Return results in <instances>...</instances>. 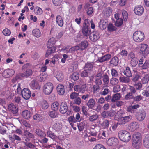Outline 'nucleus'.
<instances>
[{
	"label": "nucleus",
	"instance_id": "f257e3e1",
	"mask_svg": "<svg viewBox=\"0 0 149 149\" xmlns=\"http://www.w3.org/2000/svg\"><path fill=\"white\" fill-rule=\"evenodd\" d=\"M141 137L140 133L136 132L133 135L132 143L133 147L136 149L139 148L141 146Z\"/></svg>",
	"mask_w": 149,
	"mask_h": 149
},
{
	"label": "nucleus",
	"instance_id": "f03ea898",
	"mask_svg": "<svg viewBox=\"0 0 149 149\" xmlns=\"http://www.w3.org/2000/svg\"><path fill=\"white\" fill-rule=\"evenodd\" d=\"M118 136L121 141L125 142L129 141L131 138L130 133L125 130L120 131L118 133Z\"/></svg>",
	"mask_w": 149,
	"mask_h": 149
},
{
	"label": "nucleus",
	"instance_id": "7ed1b4c3",
	"mask_svg": "<svg viewBox=\"0 0 149 149\" xmlns=\"http://www.w3.org/2000/svg\"><path fill=\"white\" fill-rule=\"evenodd\" d=\"M144 34L143 32L141 31H136L133 34V39L136 42H141L144 40Z\"/></svg>",
	"mask_w": 149,
	"mask_h": 149
},
{
	"label": "nucleus",
	"instance_id": "20e7f679",
	"mask_svg": "<svg viewBox=\"0 0 149 149\" xmlns=\"http://www.w3.org/2000/svg\"><path fill=\"white\" fill-rule=\"evenodd\" d=\"M53 88V85L51 82H48L44 85L43 91L46 95H49L52 92Z\"/></svg>",
	"mask_w": 149,
	"mask_h": 149
},
{
	"label": "nucleus",
	"instance_id": "39448f33",
	"mask_svg": "<svg viewBox=\"0 0 149 149\" xmlns=\"http://www.w3.org/2000/svg\"><path fill=\"white\" fill-rule=\"evenodd\" d=\"M29 64H25L23 66V72L22 73L21 76L22 77H27L31 75L32 71L31 69L28 68Z\"/></svg>",
	"mask_w": 149,
	"mask_h": 149
},
{
	"label": "nucleus",
	"instance_id": "423d86ee",
	"mask_svg": "<svg viewBox=\"0 0 149 149\" xmlns=\"http://www.w3.org/2000/svg\"><path fill=\"white\" fill-rule=\"evenodd\" d=\"M130 92L128 93L125 95V98L126 100L131 99L132 97L133 96L134 94H135L136 92V90L135 87L131 86H129V88Z\"/></svg>",
	"mask_w": 149,
	"mask_h": 149
},
{
	"label": "nucleus",
	"instance_id": "0eeeda50",
	"mask_svg": "<svg viewBox=\"0 0 149 149\" xmlns=\"http://www.w3.org/2000/svg\"><path fill=\"white\" fill-rule=\"evenodd\" d=\"M139 47L140 51L142 54L146 55L149 53V47L147 44L141 43Z\"/></svg>",
	"mask_w": 149,
	"mask_h": 149
},
{
	"label": "nucleus",
	"instance_id": "6e6552de",
	"mask_svg": "<svg viewBox=\"0 0 149 149\" xmlns=\"http://www.w3.org/2000/svg\"><path fill=\"white\" fill-rule=\"evenodd\" d=\"M136 119L139 121H142L143 120L146 116V113L143 110L137 112L135 115Z\"/></svg>",
	"mask_w": 149,
	"mask_h": 149
},
{
	"label": "nucleus",
	"instance_id": "1a4fd4ad",
	"mask_svg": "<svg viewBox=\"0 0 149 149\" xmlns=\"http://www.w3.org/2000/svg\"><path fill=\"white\" fill-rule=\"evenodd\" d=\"M21 94L22 97L25 99H29L31 95V93L30 90L26 88L23 89L21 91Z\"/></svg>",
	"mask_w": 149,
	"mask_h": 149
},
{
	"label": "nucleus",
	"instance_id": "9d476101",
	"mask_svg": "<svg viewBox=\"0 0 149 149\" xmlns=\"http://www.w3.org/2000/svg\"><path fill=\"white\" fill-rule=\"evenodd\" d=\"M132 118V116L129 115L128 116H124L118 120V122L119 125H124L130 121Z\"/></svg>",
	"mask_w": 149,
	"mask_h": 149
},
{
	"label": "nucleus",
	"instance_id": "9b49d317",
	"mask_svg": "<svg viewBox=\"0 0 149 149\" xmlns=\"http://www.w3.org/2000/svg\"><path fill=\"white\" fill-rule=\"evenodd\" d=\"M135 14L137 15H142L144 11V9L143 6L141 5H138L135 6L134 9Z\"/></svg>",
	"mask_w": 149,
	"mask_h": 149
},
{
	"label": "nucleus",
	"instance_id": "f8f14e48",
	"mask_svg": "<svg viewBox=\"0 0 149 149\" xmlns=\"http://www.w3.org/2000/svg\"><path fill=\"white\" fill-rule=\"evenodd\" d=\"M68 105L65 102H62L60 105V112L62 114L65 113L68 111Z\"/></svg>",
	"mask_w": 149,
	"mask_h": 149
},
{
	"label": "nucleus",
	"instance_id": "ddd939ff",
	"mask_svg": "<svg viewBox=\"0 0 149 149\" xmlns=\"http://www.w3.org/2000/svg\"><path fill=\"white\" fill-rule=\"evenodd\" d=\"M141 82L143 84L147 83L149 80V75L145 73H141L140 74Z\"/></svg>",
	"mask_w": 149,
	"mask_h": 149
},
{
	"label": "nucleus",
	"instance_id": "4468645a",
	"mask_svg": "<svg viewBox=\"0 0 149 149\" xmlns=\"http://www.w3.org/2000/svg\"><path fill=\"white\" fill-rule=\"evenodd\" d=\"M15 71L13 69H8L5 70L2 73L3 77L8 78L13 76L14 74Z\"/></svg>",
	"mask_w": 149,
	"mask_h": 149
},
{
	"label": "nucleus",
	"instance_id": "2eb2a0df",
	"mask_svg": "<svg viewBox=\"0 0 149 149\" xmlns=\"http://www.w3.org/2000/svg\"><path fill=\"white\" fill-rule=\"evenodd\" d=\"M139 124L136 122H133L128 125V129L131 131H133L139 128Z\"/></svg>",
	"mask_w": 149,
	"mask_h": 149
},
{
	"label": "nucleus",
	"instance_id": "dca6fc26",
	"mask_svg": "<svg viewBox=\"0 0 149 149\" xmlns=\"http://www.w3.org/2000/svg\"><path fill=\"white\" fill-rule=\"evenodd\" d=\"M55 121L52 126L53 129L56 131L60 130L62 127V123L58 120H55Z\"/></svg>",
	"mask_w": 149,
	"mask_h": 149
},
{
	"label": "nucleus",
	"instance_id": "f3484780",
	"mask_svg": "<svg viewBox=\"0 0 149 149\" xmlns=\"http://www.w3.org/2000/svg\"><path fill=\"white\" fill-rule=\"evenodd\" d=\"M9 111L14 114H16L18 112L17 107L12 103L9 104L8 106Z\"/></svg>",
	"mask_w": 149,
	"mask_h": 149
},
{
	"label": "nucleus",
	"instance_id": "a211bd4d",
	"mask_svg": "<svg viewBox=\"0 0 149 149\" xmlns=\"http://www.w3.org/2000/svg\"><path fill=\"white\" fill-rule=\"evenodd\" d=\"M100 35L99 32L97 31L91 33L89 37L90 40L92 41H96L100 38Z\"/></svg>",
	"mask_w": 149,
	"mask_h": 149
},
{
	"label": "nucleus",
	"instance_id": "6ab92c4d",
	"mask_svg": "<svg viewBox=\"0 0 149 149\" xmlns=\"http://www.w3.org/2000/svg\"><path fill=\"white\" fill-rule=\"evenodd\" d=\"M103 73L100 72L97 73L95 76V83L97 84L101 85L102 84V81L101 80L102 78Z\"/></svg>",
	"mask_w": 149,
	"mask_h": 149
},
{
	"label": "nucleus",
	"instance_id": "aec40b11",
	"mask_svg": "<svg viewBox=\"0 0 149 149\" xmlns=\"http://www.w3.org/2000/svg\"><path fill=\"white\" fill-rule=\"evenodd\" d=\"M82 32L83 36L86 37L88 36L91 33L90 28L86 26H83Z\"/></svg>",
	"mask_w": 149,
	"mask_h": 149
},
{
	"label": "nucleus",
	"instance_id": "412c9836",
	"mask_svg": "<svg viewBox=\"0 0 149 149\" xmlns=\"http://www.w3.org/2000/svg\"><path fill=\"white\" fill-rule=\"evenodd\" d=\"M30 86L31 88L34 90L39 89L40 88L38 82L35 80H33L31 81L30 84Z\"/></svg>",
	"mask_w": 149,
	"mask_h": 149
},
{
	"label": "nucleus",
	"instance_id": "4be33fe9",
	"mask_svg": "<svg viewBox=\"0 0 149 149\" xmlns=\"http://www.w3.org/2000/svg\"><path fill=\"white\" fill-rule=\"evenodd\" d=\"M111 56L109 54H107L101 57H99L96 62L102 63L109 60L111 58Z\"/></svg>",
	"mask_w": 149,
	"mask_h": 149
},
{
	"label": "nucleus",
	"instance_id": "5701e85b",
	"mask_svg": "<svg viewBox=\"0 0 149 149\" xmlns=\"http://www.w3.org/2000/svg\"><path fill=\"white\" fill-rule=\"evenodd\" d=\"M117 139L114 137L109 138L107 142V144L109 146H114L117 143Z\"/></svg>",
	"mask_w": 149,
	"mask_h": 149
},
{
	"label": "nucleus",
	"instance_id": "b1692460",
	"mask_svg": "<svg viewBox=\"0 0 149 149\" xmlns=\"http://www.w3.org/2000/svg\"><path fill=\"white\" fill-rule=\"evenodd\" d=\"M95 63L93 62H87L85 63L84 69L89 71H92L94 65Z\"/></svg>",
	"mask_w": 149,
	"mask_h": 149
},
{
	"label": "nucleus",
	"instance_id": "393cba45",
	"mask_svg": "<svg viewBox=\"0 0 149 149\" xmlns=\"http://www.w3.org/2000/svg\"><path fill=\"white\" fill-rule=\"evenodd\" d=\"M57 90L58 94L60 95H63L65 92L64 85L62 84L58 85L57 87Z\"/></svg>",
	"mask_w": 149,
	"mask_h": 149
},
{
	"label": "nucleus",
	"instance_id": "a878e982",
	"mask_svg": "<svg viewBox=\"0 0 149 149\" xmlns=\"http://www.w3.org/2000/svg\"><path fill=\"white\" fill-rule=\"evenodd\" d=\"M24 136L26 137L25 140L26 141L30 140V139H33L34 138V135L27 130H24Z\"/></svg>",
	"mask_w": 149,
	"mask_h": 149
},
{
	"label": "nucleus",
	"instance_id": "bb28decb",
	"mask_svg": "<svg viewBox=\"0 0 149 149\" xmlns=\"http://www.w3.org/2000/svg\"><path fill=\"white\" fill-rule=\"evenodd\" d=\"M22 115L24 118L29 119L31 117L32 114L30 111L26 110L22 112Z\"/></svg>",
	"mask_w": 149,
	"mask_h": 149
},
{
	"label": "nucleus",
	"instance_id": "cd10ccee",
	"mask_svg": "<svg viewBox=\"0 0 149 149\" xmlns=\"http://www.w3.org/2000/svg\"><path fill=\"white\" fill-rule=\"evenodd\" d=\"M56 19L57 24L60 27H62L63 25L64 22L61 17L59 15H58L56 17Z\"/></svg>",
	"mask_w": 149,
	"mask_h": 149
},
{
	"label": "nucleus",
	"instance_id": "c85d7f7f",
	"mask_svg": "<svg viewBox=\"0 0 149 149\" xmlns=\"http://www.w3.org/2000/svg\"><path fill=\"white\" fill-rule=\"evenodd\" d=\"M143 145L145 148L149 149V134L145 136L143 140Z\"/></svg>",
	"mask_w": 149,
	"mask_h": 149
},
{
	"label": "nucleus",
	"instance_id": "c756f323",
	"mask_svg": "<svg viewBox=\"0 0 149 149\" xmlns=\"http://www.w3.org/2000/svg\"><path fill=\"white\" fill-rule=\"evenodd\" d=\"M56 40L53 37L50 38L47 42V46L48 48H52L54 47V46L55 44Z\"/></svg>",
	"mask_w": 149,
	"mask_h": 149
},
{
	"label": "nucleus",
	"instance_id": "7c9ffc66",
	"mask_svg": "<svg viewBox=\"0 0 149 149\" xmlns=\"http://www.w3.org/2000/svg\"><path fill=\"white\" fill-rule=\"evenodd\" d=\"M123 73L125 75L128 77H130L132 76V74L130 68L128 67H126L125 69L123 72Z\"/></svg>",
	"mask_w": 149,
	"mask_h": 149
},
{
	"label": "nucleus",
	"instance_id": "2f4dec72",
	"mask_svg": "<svg viewBox=\"0 0 149 149\" xmlns=\"http://www.w3.org/2000/svg\"><path fill=\"white\" fill-rule=\"evenodd\" d=\"M88 43L86 40H84L81 42L79 45L80 49L81 50H83L86 49L88 47Z\"/></svg>",
	"mask_w": 149,
	"mask_h": 149
},
{
	"label": "nucleus",
	"instance_id": "473e14b6",
	"mask_svg": "<svg viewBox=\"0 0 149 149\" xmlns=\"http://www.w3.org/2000/svg\"><path fill=\"white\" fill-rule=\"evenodd\" d=\"M113 113L110 111H104L101 113V116L104 118H109L114 115Z\"/></svg>",
	"mask_w": 149,
	"mask_h": 149
},
{
	"label": "nucleus",
	"instance_id": "72a5a7b5",
	"mask_svg": "<svg viewBox=\"0 0 149 149\" xmlns=\"http://www.w3.org/2000/svg\"><path fill=\"white\" fill-rule=\"evenodd\" d=\"M34 120L37 121L38 122H40L43 120V117L40 113H37L34 115L33 117Z\"/></svg>",
	"mask_w": 149,
	"mask_h": 149
},
{
	"label": "nucleus",
	"instance_id": "f704fd0d",
	"mask_svg": "<svg viewBox=\"0 0 149 149\" xmlns=\"http://www.w3.org/2000/svg\"><path fill=\"white\" fill-rule=\"evenodd\" d=\"M95 100L93 98H91L87 102L86 105L89 108L92 109L95 106Z\"/></svg>",
	"mask_w": 149,
	"mask_h": 149
},
{
	"label": "nucleus",
	"instance_id": "c9c22d12",
	"mask_svg": "<svg viewBox=\"0 0 149 149\" xmlns=\"http://www.w3.org/2000/svg\"><path fill=\"white\" fill-rule=\"evenodd\" d=\"M129 78L124 76L120 77H119L120 82L121 83H128L130 81V79Z\"/></svg>",
	"mask_w": 149,
	"mask_h": 149
},
{
	"label": "nucleus",
	"instance_id": "e433bc0d",
	"mask_svg": "<svg viewBox=\"0 0 149 149\" xmlns=\"http://www.w3.org/2000/svg\"><path fill=\"white\" fill-rule=\"evenodd\" d=\"M79 74L77 72L73 73L70 76V78L71 79L74 81H76L78 80L79 78Z\"/></svg>",
	"mask_w": 149,
	"mask_h": 149
},
{
	"label": "nucleus",
	"instance_id": "4c0bfd02",
	"mask_svg": "<svg viewBox=\"0 0 149 149\" xmlns=\"http://www.w3.org/2000/svg\"><path fill=\"white\" fill-rule=\"evenodd\" d=\"M121 97V95L120 93H116L114 94L112 96L111 101L112 102H115L116 101L119 100Z\"/></svg>",
	"mask_w": 149,
	"mask_h": 149
},
{
	"label": "nucleus",
	"instance_id": "58836bf2",
	"mask_svg": "<svg viewBox=\"0 0 149 149\" xmlns=\"http://www.w3.org/2000/svg\"><path fill=\"white\" fill-rule=\"evenodd\" d=\"M109 124L110 122L108 120L105 119L100 124V125L103 129H107L109 127Z\"/></svg>",
	"mask_w": 149,
	"mask_h": 149
},
{
	"label": "nucleus",
	"instance_id": "ea45409f",
	"mask_svg": "<svg viewBox=\"0 0 149 149\" xmlns=\"http://www.w3.org/2000/svg\"><path fill=\"white\" fill-rule=\"evenodd\" d=\"M47 136L53 140H55L57 138L56 136L52 131L49 130L47 132Z\"/></svg>",
	"mask_w": 149,
	"mask_h": 149
},
{
	"label": "nucleus",
	"instance_id": "a19ab883",
	"mask_svg": "<svg viewBox=\"0 0 149 149\" xmlns=\"http://www.w3.org/2000/svg\"><path fill=\"white\" fill-rule=\"evenodd\" d=\"M32 32L33 35L37 38L40 37L41 35L40 30L38 29L33 30Z\"/></svg>",
	"mask_w": 149,
	"mask_h": 149
},
{
	"label": "nucleus",
	"instance_id": "79ce46f5",
	"mask_svg": "<svg viewBox=\"0 0 149 149\" xmlns=\"http://www.w3.org/2000/svg\"><path fill=\"white\" fill-rule=\"evenodd\" d=\"M48 48L49 49L47 50L45 54V56L47 57H48L51 54L54 53L56 50V48L55 47Z\"/></svg>",
	"mask_w": 149,
	"mask_h": 149
},
{
	"label": "nucleus",
	"instance_id": "37998d69",
	"mask_svg": "<svg viewBox=\"0 0 149 149\" xmlns=\"http://www.w3.org/2000/svg\"><path fill=\"white\" fill-rule=\"evenodd\" d=\"M59 106L58 102L57 101H56L52 103L51 105V108L53 110L56 111L58 110Z\"/></svg>",
	"mask_w": 149,
	"mask_h": 149
},
{
	"label": "nucleus",
	"instance_id": "c03bdc74",
	"mask_svg": "<svg viewBox=\"0 0 149 149\" xmlns=\"http://www.w3.org/2000/svg\"><path fill=\"white\" fill-rule=\"evenodd\" d=\"M112 11V9L110 7H108L105 9L104 11L103 12V13L106 17H108L110 15Z\"/></svg>",
	"mask_w": 149,
	"mask_h": 149
},
{
	"label": "nucleus",
	"instance_id": "a18cd8bd",
	"mask_svg": "<svg viewBox=\"0 0 149 149\" xmlns=\"http://www.w3.org/2000/svg\"><path fill=\"white\" fill-rule=\"evenodd\" d=\"M118 79L115 77H112L110 81V83L112 86H115L118 84L119 83Z\"/></svg>",
	"mask_w": 149,
	"mask_h": 149
},
{
	"label": "nucleus",
	"instance_id": "49530a36",
	"mask_svg": "<svg viewBox=\"0 0 149 149\" xmlns=\"http://www.w3.org/2000/svg\"><path fill=\"white\" fill-rule=\"evenodd\" d=\"M76 120L74 117L73 116L69 117L68 118V121L69 122L71 125L72 126H73L74 123L77 122Z\"/></svg>",
	"mask_w": 149,
	"mask_h": 149
},
{
	"label": "nucleus",
	"instance_id": "de8ad7c7",
	"mask_svg": "<svg viewBox=\"0 0 149 149\" xmlns=\"http://www.w3.org/2000/svg\"><path fill=\"white\" fill-rule=\"evenodd\" d=\"M118 58L117 57H113L110 61V63L114 66H116L118 63Z\"/></svg>",
	"mask_w": 149,
	"mask_h": 149
},
{
	"label": "nucleus",
	"instance_id": "09e8293b",
	"mask_svg": "<svg viewBox=\"0 0 149 149\" xmlns=\"http://www.w3.org/2000/svg\"><path fill=\"white\" fill-rule=\"evenodd\" d=\"M102 78L104 83L106 84H108L109 81V78L108 75L107 73L104 75L103 74Z\"/></svg>",
	"mask_w": 149,
	"mask_h": 149
},
{
	"label": "nucleus",
	"instance_id": "8fccbe9b",
	"mask_svg": "<svg viewBox=\"0 0 149 149\" xmlns=\"http://www.w3.org/2000/svg\"><path fill=\"white\" fill-rule=\"evenodd\" d=\"M54 111H51L48 113L49 116L52 118H54L58 117V113Z\"/></svg>",
	"mask_w": 149,
	"mask_h": 149
},
{
	"label": "nucleus",
	"instance_id": "3c124183",
	"mask_svg": "<svg viewBox=\"0 0 149 149\" xmlns=\"http://www.w3.org/2000/svg\"><path fill=\"white\" fill-rule=\"evenodd\" d=\"M124 113H123L121 111H118L115 116V119L116 120L118 121L120 119L124 116Z\"/></svg>",
	"mask_w": 149,
	"mask_h": 149
},
{
	"label": "nucleus",
	"instance_id": "603ef678",
	"mask_svg": "<svg viewBox=\"0 0 149 149\" xmlns=\"http://www.w3.org/2000/svg\"><path fill=\"white\" fill-rule=\"evenodd\" d=\"M100 27L101 29H104L107 27V23L104 20H101L99 24Z\"/></svg>",
	"mask_w": 149,
	"mask_h": 149
},
{
	"label": "nucleus",
	"instance_id": "864d4df0",
	"mask_svg": "<svg viewBox=\"0 0 149 149\" xmlns=\"http://www.w3.org/2000/svg\"><path fill=\"white\" fill-rule=\"evenodd\" d=\"M36 131V134L39 136L40 137H45L46 136L45 134L41 130L37 129Z\"/></svg>",
	"mask_w": 149,
	"mask_h": 149
},
{
	"label": "nucleus",
	"instance_id": "5fc2aeb1",
	"mask_svg": "<svg viewBox=\"0 0 149 149\" xmlns=\"http://www.w3.org/2000/svg\"><path fill=\"white\" fill-rule=\"evenodd\" d=\"M34 12L37 15H40L42 13V10L41 8L37 6L34 9Z\"/></svg>",
	"mask_w": 149,
	"mask_h": 149
},
{
	"label": "nucleus",
	"instance_id": "6e6d98bb",
	"mask_svg": "<svg viewBox=\"0 0 149 149\" xmlns=\"http://www.w3.org/2000/svg\"><path fill=\"white\" fill-rule=\"evenodd\" d=\"M143 98V97L141 95H137L134 96H133L132 97L131 99H133V100L135 101L139 102L141 101Z\"/></svg>",
	"mask_w": 149,
	"mask_h": 149
},
{
	"label": "nucleus",
	"instance_id": "4d7b16f0",
	"mask_svg": "<svg viewBox=\"0 0 149 149\" xmlns=\"http://www.w3.org/2000/svg\"><path fill=\"white\" fill-rule=\"evenodd\" d=\"M122 13L124 20L125 21H126L128 17L127 12L126 11L123 10L122 11Z\"/></svg>",
	"mask_w": 149,
	"mask_h": 149
},
{
	"label": "nucleus",
	"instance_id": "13d9d810",
	"mask_svg": "<svg viewBox=\"0 0 149 149\" xmlns=\"http://www.w3.org/2000/svg\"><path fill=\"white\" fill-rule=\"evenodd\" d=\"M138 63V61L136 58L131 59L130 63L132 67H134L136 66Z\"/></svg>",
	"mask_w": 149,
	"mask_h": 149
},
{
	"label": "nucleus",
	"instance_id": "bf43d9fd",
	"mask_svg": "<svg viewBox=\"0 0 149 149\" xmlns=\"http://www.w3.org/2000/svg\"><path fill=\"white\" fill-rule=\"evenodd\" d=\"M111 73L113 77H115L118 76V72L114 69L112 68L111 70Z\"/></svg>",
	"mask_w": 149,
	"mask_h": 149
},
{
	"label": "nucleus",
	"instance_id": "052dcab7",
	"mask_svg": "<svg viewBox=\"0 0 149 149\" xmlns=\"http://www.w3.org/2000/svg\"><path fill=\"white\" fill-rule=\"evenodd\" d=\"M149 68V60H146L143 64L141 68L143 69H147Z\"/></svg>",
	"mask_w": 149,
	"mask_h": 149
},
{
	"label": "nucleus",
	"instance_id": "680f3d73",
	"mask_svg": "<svg viewBox=\"0 0 149 149\" xmlns=\"http://www.w3.org/2000/svg\"><path fill=\"white\" fill-rule=\"evenodd\" d=\"M42 108L44 109H46L48 108L49 107L48 104L46 101H43L41 104Z\"/></svg>",
	"mask_w": 149,
	"mask_h": 149
},
{
	"label": "nucleus",
	"instance_id": "e2e57ef3",
	"mask_svg": "<svg viewBox=\"0 0 149 149\" xmlns=\"http://www.w3.org/2000/svg\"><path fill=\"white\" fill-rule=\"evenodd\" d=\"M3 33L5 36H9L11 33V32L10 30L8 28L4 29L2 31Z\"/></svg>",
	"mask_w": 149,
	"mask_h": 149
},
{
	"label": "nucleus",
	"instance_id": "0e129e2a",
	"mask_svg": "<svg viewBox=\"0 0 149 149\" xmlns=\"http://www.w3.org/2000/svg\"><path fill=\"white\" fill-rule=\"evenodd\" d=\"M139 78L140 79V74H136L134 75L131 79L132 81L135 82L138 81Z\"/></svg>",
	"mask_w": 149,
	"mask_h": 149
},
{
	"label": "nucleus",
	"instance_id": "69168bd1",
	"mask_svg": "<svg viewBox=\"0 0 149 149\" xmlns=\"http://www.w3.org/2000/svg\"><path fill=\"white\" fill-rule=\"evenodd\" d=\"M56 77L59 81H61L63 79L64 76L62 73H58L56 75Z\"/></svg>",
	"mask_w": 149,
	"mask_h": 149
},
{
	"label": "nucleus",
	"instance_id": "338daca9",
	"mask_svg": "<svg viewBox=\"0 0 149 149\" xmlns=\"http://www.w3.org/2000/svg\"><path fill=\"white\" fill-rule=\"evenodd\" d=\"M142 94L144 96H149V86L146 88V90L143 91Z\"/></svg>",
	"mask_w": 149,
	"mask_h": 149
},
{
	"label": "nucleus",
	"instance_id": "774afa93",
	"mask_svg": "<svg viewBox=\"0 0 149 149\" xmlns=\"http://www.w3.org/2000/svg\"><path fill=\"white\" fill-rule=\"evenodd\" d=\"M93 149H107L104 146L101 144H97L96 145Z\"/></svg>",
	"mask_w": 149,
	"mask_h": 149
}]
</instances>
